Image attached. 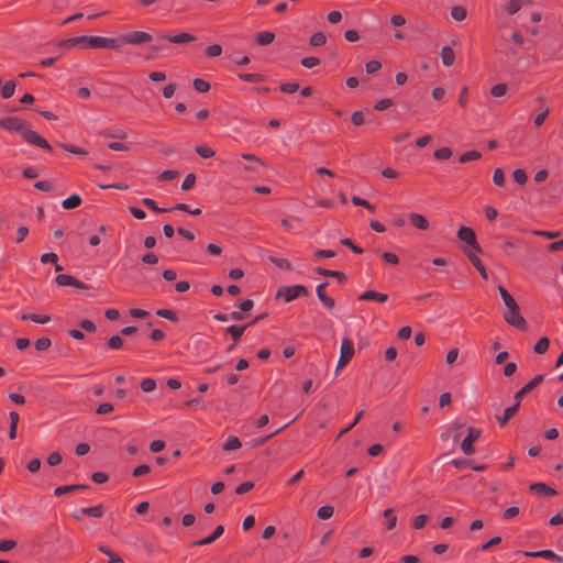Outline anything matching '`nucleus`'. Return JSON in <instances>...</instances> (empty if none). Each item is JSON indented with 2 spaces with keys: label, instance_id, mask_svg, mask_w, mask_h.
<instances>
[{
  "label": "nucleus",
  "instance_id": "obj_1",
  "mask_svg": "<svg viewBox=\"0 0 563 563\" xmlns=\"http://www.w3.org/2000/svg\"><path fill=\"white\" fill-rule=\"evenodd\" d=\"M27 122L16 117H4L0 120V126L9 132H16L20 135L26 126Z\"/></svg>",
  "mask_w": 563,
  "mask_h": 563
},
{
  "label": "nucleus",
  "instance_id": "obj_2",
  "mask_svg": "<svg viewBox=\"0 0 563 563\" xmlns=\"http://www.w3.org/2000/svg\"><path fill=\"white\" fill-rule=\"evenodd\" d=\"M21 136L29 143L36 145L42 148L49 150L51 146L46 142L44 137H42L37 132L31 129L30 124L27 123L24 130L22 131Z\"/></svg>",
  "mask_w": 563,
  "mask_h": 563
},
{
  "label": "nucleus",
  "instance_id": "obj_3",
  "mask_svg": "<svg viewBox=\"0 0 563 563\" xmlns=\"http://www.w3.org/2000/svg\"><path fill=\"white\" fill-rule=\"evenodd\" d=\"M505 321L520 330L527 329V322L523 317H521L519 312V307L512 309H507V311L504 313Z\"/></svg>",
  "mask_w": 563,
  "mask_h": 563
},
{
  "label": "nucleus",
  "instance_id": "obj_4",
  "mask_svg": "<svg viewBox=\"0 0 563 563\" xmlns=\"http://www.w3.org/2000/svg\"><path fill=\"white\" fill-rule=\"evenodd\" d=\"M88 45L95 48H120V43L117 40L103 36H88Z\"/></svg>",
  "mask_w": 563,
  "mask_h": 563
},
{
  "label": "nucleus",
  "instance_id": "obj_5",
  "mask_svg": "<svg viewBox=\"0 0 563 563\" xmlns=\"http://www.w3.org/2000/svg\"><path fill=\"white\" fill-rule=\"evenodd\" d=\"M457 238L461 241H464L467 245H470L473 250L481 252V246L476 241V235L473 229L468 227H461L457 231Z\"/></svg>",
  "mask_w": 563,
  "mask_h": 563
},
{
  "label": "nucleus",
  "instance_id": "obj_6",
  "mask_svg": "<svg viewBox=\"0 0 563 563\" xmlns=\"http://www.w3.org/2000/svg\"><path fill=\"white\" fill-rule=\"evenodd\" d=\"M121 40L126 44L139 45L151 42L152 35L143 31H133L124 34Z\"/></svg>",
  "mask_w": 563,
  "mask_h": 563
},
{
  "label": "nucleus",
  "instance_id": "obj_7",
  "mask_svg": "<svg viewBox=\"0 0 563 563\" xmlns=\"http://www.w3.org/2000/svg\"><path fill=\"white\" fill-rule=\"evenodd\" d=\"M306 292V287L296 285L290 287H282L277 292V297L284 298L285 301L289 302Z\"/></svg>",
  "mask_w": 563,
  "mask_h": 563
},
{
  "label": "nucleus",
  "instance_id": "obj_8",
  "mask_svg": "<svg viewBox=\"0 0 563 563\" xmlns=\"http://www.w3.org/2000/svg\"><path fill=\"white\" fill-rule=\"evenodd\" d=\"M481 437V430L475 428H468V434L463 440L461 449L465 454L474 453L473 443Z\"/></svg>",
  "mask_w": 563,
  "mask_h": 563
},
{
  "label": "nucleus",
  "instance_id": "obj_9",
  "mask_svg": "<svg viewBox=\"0 0 563 563\" xmlns=\"http://www.w3.org/2000/svg\"><path fill=\"white\" fill-rule=\"evenodd\" d=\"M56 283L59 286H74L79 289H87L88 286L71 275L60 274L56 277Z\"/></svg>",
  "mask_w": 563,
  "mask_h": 563
},
{
  "label": "nucleus",
  "instance_id": "obj_10",
  "mask_svg": "<svg viewBox=\"0 0 563 563\" xmlns=\"http://www.w3.org/2000/svg\"><path fill=\"white\" fill-rule=\"evenodd\" d=\"M543 380L542 375H537L533 379L527 383L520 390H518L515 395V400L520 405L521 399L528 393H530L534 387H537Z\"/></svg>",
  "mask_w": 563,
  "mask_h": 563
},
{
  "label": "nucleus",
  "instance_id": "obj_11",
  "mask_svg": "<svg viewBox=\"0 0 563 563\" xmlns=\"http://www.w3.org/2000/svg\"><path fill=\"white\" fill-rule=\"evenodd\" d=\"M530 0H508L503 5L504 10L507 14L514 15L516 14L521 8L529 4Z\"/></svg>",
  "mask_w": 563,
  "mask_h": 563
},
{
  "label": "nucleus",
  "instance_id": "obj_12",
  "mask_svg": "<svg viewBox=\"0 0 563 563\" xmlns=\"http://www.w3.org/2000/svg\"><path fill=\"white\" fill-rule=\"evenodd\" d=\"M409 220L419 230H428L430 228V222L423 214L410 212Z\"/></svg>",
  "mask_w": 563,
  "mask_h": 563
},
{
  "label": "nucleus",
  "instance_id": "obj_13",
  "mask_svg": "<svg viewBox=\"0 0 563 563\" xmlns=\"http://www.w3.org/2000/svg\"><path fill=\"white\" fill-rule=\"evenodd\" d=\"M354 355V344L349 338H344L341 342L340 357L351 361Z\"/></svg>",
  "mask_w": 563,
  "mask_h": 563
},
{
  "label": "nucleus",
  "instance_id": "obj_14",
  "mask_svg": "<svg viewBox=\"0 0 563 563\" xmlns=\"http://www.w3.org/2000/svg\"><path fill=\"white\" fill-rule=\"evenodd\" d=\"M161 38L163 40H168L169 42L172 43H176V44H185V43H188V42H191V41H195V36L189 34V33H179L177 35H174V36H169V35H166V34H161L159 35Z\"/></svg>",
  "mask_w": 563,
  "mask_h": 563
},
{
  "label": "nucleus",
  "instance_id": "obj_15",
  "mask_svg": "<svg viewBox=\"0 0 563 563\" xmlns=\"http://www.w3.org/2000/svg\"><path fill=\"white\" fill-rule=\"evenodd\" d=\"M519 404L515 401V404L510 407H507L501 416H497L496 419L500 426H505L518 411Z\"/></svg>",
  "mask_w": 563,
  "mask_h": 563
},
{
  "label": "nucleus",
  "instance_id": "obj_16",
  "mask_svg": "<svg viewBox=\"0 0 563 563\" xmlns=\"http://www.w3.org/2000/svg\"><path fill=\"white\" fill-rule=\"evenodd\" d=\"M223 532H224V528H223V526L220 525V526H218L214 529L213 533H210L209 537H206L203 539H200V540L194 542V545H207V544H210L213 541H216L218 538H220L223 534Z\"/></svg>",
  "mask_w": 563,
  "mask_h": 563
},
{
  "label": "nucleus",
  "instance_id": "obj_17",
  "mask_svg": "<svg viewBox=\"0 0 563 563\" xmlns=\"http://www.w3.org/2000/svg\"><path fill=\"white\" fill-rule=\"evenodd\" d=\"M81 515H88V516H91V517L100 518L103 515V509H102L101 505H98V506H95V507L81 508L79 510V514H75L74 516H75L76 519H80Z\"/></svg>",
  "mask_w": 563,
  "mask_h": 563
},
{
  "label": "nucleus",
  "instance_id": "obj_18",
  "mask_svg": "<svg viewBox=\"0 0 563 563\" xmlns=\"http://www.w3.org/2000/svg\"><path fill=\"white\" fill-rule=\"evenodd\" d=\"M325 286H327L325 283L318 285L317 286V295H318V298L320 299V301L327 308L330 309V308H332L334 306V300L331 297L325 295V292H324Z\"/></svg>",
  "mask_w": 563,
  "mask_h": 563
},
{
  "label": "nucleus",
  "instance_id": "obj_19",
  "mask_svg": "<svg viewBox=\"0 0 563 563\" xmlns=\"http://www.w3.org/2000/svg\"><path fill=\"white\" fill-rule=\"evenodd\" d=\"M441 59L444 66L449 67L453 65L455 59V54L450 46H443L441 48Z\"/></svg>",
  "mask_w": 563,
  "mask_h": 563
},
{
  "label": "nucleus",
  "instance_id": "obj_20",
  "mask_svg": "<svg viewBox=\"0 0 563 563\" xmlns=\"http://www.w3.org/2000/svg\"><path fill=\"white\" fill-rule=\"evenodd\" d=\"M360 300H377L379 302H384L387 300V295L374 290H368L360 296Z\"/></svg>",
  "mask_w": 563,
  "mask_h": 563
},
{
  "label": "nucleus",
  "instance_id": "obj_21",
  "mask_svg": "<svg viewBox=\"0 0 563 563\" xmlns=\"http://www.w3.org/2000/svg\"><path fill=\"white\" fill-rule=\"evenodd\" d=\"M467 256L468 258L471 260L472 264L474 265V267L478 271L479 275L484 278V279H488V274H487V271L486 268L484 267V265L482 264L481 260L471 254V253H467Z\"/></svg>",
  "mask_w": 563,
  "mask_h": 563
},
{
  "label": "nucleus",
  "instance_id": "obj_22",
  "mask_svg": "<svg viewBox=\"0 0 563 563\" xmlns=\"http://www.w3.org/2000/svg\"><path fill=\"white\" fill-rule=\"evenodd\" d=\"M275 40V34L269 31H263L256 34V42L260 45H268Z\"/></svg>",
  "mask_w": 563,
  "mask_h": 563
},
{
  "label": "nucleus",
  "instance_id": "obj_23",
  "mask_svg": "<svg viewBox=\"0 0 563 563\" xmlns=\"http://www.w3.org/2000/svg\"><path fill=\"white\" fill-rule=\"evenodd\" d=\"M384 517L386 519V528L388 530H391L396 527L397 525V517L395 516L394 514V509L393 508H388L384 511Z\"/></svg>",
  "mask_w": 563,
  "mask_h": 563
},
{
  "label": "nucleus",
  "instance_id": "obj_24",
  "mask_svg": "<svg viewBox=\"0 0 563 563\" xmlns=\"http://www.w3.org/2000/svg\"><path fill=\"white\" fill-rule=\"evenodd\" d=\"M80 203L81 198L78 195H71L62 202V206L64 209H74L77 208Z\"/></svg>",
  "mask_w": 563,
  "mask_h": 563
},
{
  "label": "nucleus",
  "instance_id": "obj_25",
  "mask_svg": "<svg viewBox=\"0 0 563 563\" xmlns=\"http://www.w3.org/2000/svg\"><path fill=\"white\" fill-rule=\"evenodd\" d=\"M21 319L23 321H26V320H32L36 323H41V324H45L47 322H49L51 320V317L49 316H40V314H29V313H23L21 316Z\"/></svg>",
  "mask_w": 563,
  "mask_h": 563
},
{
  "label": "nucleus",
  "instance_id": "obj_26",
  "mask_svg": "<svg viewBox=\"0 0 563 563\" xmlns=\"http://www.w3.org/2000/svg\"><path fill=\"white\" fill-rule=\"evenodd\" d=\"M16 88V82L14 80H10L4 84V86L1 89V96L4 99H9L14 95Z\"/></svg>",
  "mask_w": 563,
  "mask_h": 563
},
{
  "label": "nucleus",
  "instance_id": "obj_27",
  "mask_svg": "<svg viewBox=\"0 0 563 563\" xmlns=\"http://www.w3.org/2000/svg\"><path fill=\"white\" fill-rule=\"evenodd\" d=\"M80 43L88 44V36L87 35H82V36H77V37L68 38V40L62 41L59 43V45L68 47V46H75V45L80 44Z\"/></svg>",
  "mask_w": 563,
  "mask_h": 563
},
{
  "label": "nucleus",
  "instance_id": "obj_28",
  "mask_svg": "<svg viewBox=\"0 0 563 563\" xmlns=\"http://www.w3.org/2000/svg\"><path fill=\"white\" fill-rule=\"evenodd\" d=\"M98 550L109 556L108 563H119L122 559L106 545H99Z\"/></svg>",
  "mask_w": 563,
  "mask_h": 563
},
{
  "label": "nucleus",
  "instance_id": "obj_29",
  "mask_svg": "<svg viewBox=\"0 0 563 563\" xmlns=\"http://www.w3.org/2000/svg\"><path fill=\"white\" fill-rule=\"evenodd\" d=\"M530 489L534 490V492H537L539 494H544V495H554L555 494V490L553 488L548 487L543 483L532 484Z\"/></svg>",
  "mask_w": 563,
  "mask_h": 563
},
{
  "label": "nucleus",
  "instance_id": "obj_30",
  "mask_svg": "<svg viewBox=\"0 0 563 563\" xmlns=\"http://www.w3.org/2000/svg\"><path fill=\"white\" fill-rule=\"evenodd\" d=\"M85 488L84 485H68V486H59L55 489L54 494L55 496H62L66 493L76 492L78 489Z\"/></svg>",
  "mask_w": 563,
  "mask_h": 563
},
{
  "label": "nucleus",
  "instance_id": "obj_31",
  "mask_svg": "<svg viewBox=\"0 0 563 563\" xmlns=\"http://www.w3.org/2000/svg\"><path fill=\"white\" fill-rule=\"evenodd\" d=\"M466 9L461 5H455L451 9V15L456 21H462L466 18Z\"/></svg>",
  "mask_w": 563,
  "mask_h": 563
},
{
  "label": "nucleus",
  "instance_id": "obj_32",
  "mask_svg": "<svg viewBox=\"0 0 563 563\" xmlns=\"http://www.w3.org/2000/svg\"><path fill=\"white\" fill-rule=\"evenodd\" d=\"M549 344H550V341L548 338H541L534 345V352L537 354H543L548 351L549 349Z\"/></svg>",
  "mask_w": 563,
  "mask_h": 563
},
{
  "label": "nucleus",
  "instance_id": "obj_33",
  "mask_svg": "<svg viewBox=\"0 0 563 563\" xmlns=\"http://www.w3.org/2000/svg\"><path fill=\"white\" fill-rule=\"evenodd\" d=\"M142 203L155 212H168L172 210V209H167V208L157 207L156 202L151 198H143Z\"/></svg>",
  "mask_w": 563,
  "mask_h": 563
},
{
  "label": "nucleus",
  "instance_id": "obj_34",
  "mask_svg": "<svg viewBox=\"0 0 563 563\" xmlns=\"http://www.w3.org/2000/svg\"><path fill=\"white\" fill-rule=\"evenodd\" d=\"M527 556L532 558H545V559H553L555 556V553L551 550H540L536 552H525Z\"/></svg>",
  "mask_w": 563,
  "mask_h": 563
},
{
  "label": "nucleus",
  "instance_id": "obj_35",
  "mask_svg": "<svg viewBox=\"0 0 563 563\" xmlns=\"http://www.w3.org/2000/svg\"><path fill=\"white\" fill-rule=\"evenodd\" d=\"M327 42V37L322 32H317L310 37L311 46H322Z\"/></svg>",
  "mask_w": 563,
  "mask_h": 563
},
{
  "label": "nucleus",
  "instance_id": "obj_36",
  "mask_svg": "<svg viewBox=\"0 0 563 563\" xmlns=\"http://www.w3.org/2000/svg\"><path fill=\"white\" fill-rule=\"evenodd\" d=\"M318 273L324 276L336 277L340 283H343L345 280V276L341 272L319 268Z\"/></svg>",
  "mask_w": 563,
  "mask_h": 563
},
{
  "label": "nucleus",
  "instance_id": "obj_37",
  "mask_svg": "<svg viewBox=\"0 0 563 563\" xmlns=\"http://www.w3.org/2000/svg\"><path fill=\"white\" fill-rule=\"evenodd\" d=\"M196 153L203 158H210V157L214 156V154H216L211 147L206 146V145L197 146Z\"/></svg>",
  "mask_w": 563,
  "mask_h": 563
},
{
  "label": "nucleus",
  "instance_id": "obj_38",
  "mask_svg": "<svg viewBox=\"0 0 563 563\" xmlns=\"http://www.w3.org/2000/svg\"><path fill=\"white\" fill-rule=\"evenodd\" d=\"M246 329V325H243V327H236V325H231L227 329V332H229L233 340L234 341H238L241 335L243 334V332L245 331Z\"/></svg>",
  "mask_w": 563,
  "mask_h": 563
},
{
  "label": "nucleus",
  "instance_id": "obj_39",
  "mask_svg": "<svg viewBox=\"0 0 563 563\" xmlns=\"http://www.w3.org/2000/svg\"><path fill=\"white\" fill-rule=\"evenodd\" d=\"M333 507L322 506L318 509V517L322 520L330 519L333 516Z\"/></svg>",
  "mask_w": 563,
  "mask_h": 563
},
{
  "label": "nucleus",
  "instance_id": "obj_40",
  "mask_svg": "<svg viewBox=\"0 0 563 563\" xmlns=\"http://www.w3.org/2000/svg\"><path fill=\"white\" fill-rule=\"evenodd\" d=\"M507 92V86L505 84H497L492 87L490 95L495 98L503 97Z\"/></svg>",
  "mask_w": 563,
  "mask_h": 563
},
{
  "label": "nucleus",
  "instance_id": "obj_41",
  "mask_svg": "<svg viewBox=\"0 0 563 563\" xmlns=\"http://www.w3.org/2000/svg\"><path fill=\"white\" fill-rule=\"evenodd\" d=\"M493 181L496 186H499V187L505 185V174L501 168H496L494 170Z\"/></svg>",
  "mask_w": 563,
  "mask_h": 563
},
{
  "label": "nucleus",
  "instance_id": "obj_42",
  "mask_svg": "<svg viewBox=\"0 0 563 563\" xmlns=\"http://www.w3.org/2000/svg\"><path fill=\"white\" fill-rule=\"evenodd\" d=\"M481 153L477 151H470L460 156V163H466L468 161H475L481 158Z\"/></svg>",
  "mask_w": 563,
  "mask_h": 563
},
{
  "label": "nucleus",
  "instance_id": "obj_43",
  "mask_svg": "<svg viewBox=\"0 0 563 563\" xmlns=\"http://www.w3.org/2000/svg\"><path fill=\"white\" fill-rule=\"evenodd\" d=\"M242 446V443L241 441L239 440V438L236 437H230L228 442L225 443V445L223 446L224 450L227 451H231V450H236V449H240Z\"/></svg>",
  "mask_w": 563,
  "mask_h": 563
},
{
  "label": "nucleus",
  "instance_id": "obj_44",
  "mask_svg": "<svg viewBox=\"0 0 563 563\" xmlns=\"http://www.w3.org/2000/svg\"><path fill=\"white\" fill-rule=\"evenodd\" d=\"M512 177H514V180L519 185L526 184V181L528 179L526 172L520 168L514 170Z\"/></svg>",
  "mask_w": 563,
  "mask_h": 563
},
{
  "label": "nucleus",
  "instance_id": "obj_45",
  "mask_svg": "<svg viewBox=\"0 0 563 563\" xmlns=\"http://www.w3.org/2000/svg\"><path fill=\"white\" fill-rule=\"evenodd\" d=\"M271 262L282 269L291 271V264L286 258L271 257Z\"/></svg>",
  "mask_w": 563,
  "mask_h": 563
},
{
  "label": "nucleus",
  "instance_id": "obj_46",
  "mask_svg": "<svg viewBox=\"0 0 563 563\" xmlns=\"http://www.w3.org/2000/svg\"><path fill=\"white\" fill-rule=\"evenodd\" d=\"M195 183H196V176H195V174L190 173L183 180L181 189L189 190L194 187Z\"/></svg>",
  "mask_w": 563,
  "mask_h": 563
},
{
  "label": "nucleus",
  "instance_id": "obj_47",
  "mask_svg": "<svg viewBox=\"0 0 563 563\" xmlns=\"http://www.w3.org/2000/svg\"><path fill=\"white\" fill-rule=\"evenodd\" d=\"M156 387V383L153 378H145L141 382V389L145 393H150L154 390Z\"/></svg>",
  "mask_w": 563,
  "mask_h": 563
},
{
  "label": "nucleus",
  "instance_id": "obj_48",
  "mask_svg": "<svg viewBox=\"0 0 563 563\" xmlns=\"http://www.w3.org/2000/svg\"><path fill=\"white\" fill-rule=\"evenodd\" d=\"M452 155V151L449 147H441L434 152V157L438 159H448Z\"/></svg>",
  "mask_w": 563,
  "mask_h": 563
},
{
  "label": "nucleus",
  "instance_id": "obj_49",
  "mask_svg": "<svg viewBox=\"0 0 563 563\" xmlns=\"http://www.w3.org/2000/svg\"><path fill=\"white\" fill-rule=\"evenodd\" d=\"M364 416V410H360L356 415V417L354 418L353 420V424H350L347 426L346 428H344L338 435V438L342 437L343 434H345L346 432H349L352 428H354L358 422L360 420L363 418Z\"/></svg>",
  "mask_w": 563,
  "mask_h": 563
},
{
  "label": "nucleus",
  "instance_id": "obj_50",
  "mask_svg": "<svg viewBox=\"0 0 563 563\" xmlns=\"http://www.w3.org/2000/svg\"><path fill=\"white\" fill-rule=\"evenodd\" d=\"M194 87L196 90L200 92H206L210 89V85L207 81L199 78L194 80Z\"/></svg>",
  "mask_w": 563,
  "mask_h": 563
},
{
  "label": "nucleus",
  "instance_id": "obj_51",
  "mask_svg": "<svg viewBox=\"0 0 563 563\" xmlns=\"http://www.w3.org/2000/svg\"><path fill=\"white\" fill-rule=\"evenodd\" d=\"M427 521H428L427 515H419L413 519L412 526L415 529H421L426 526Z\"/></svg>",
  "mask_w": 563,
  "mask_h": 563
},
{
  "label": "nucleus",
  "instance_id": "obj_52",
  "mask_svg": "<svg viewBox=\"0 0 563 563\" xmlns=\"http://www.w3.org/2000/svg\"><path fill=\"white\" fill-rule=\"evenodd\" d=\"M109 347L113 350H118L123 345V340L119 335H113L109 339Z\"/></svg>",
  "mask_w": 563,
  "mask_h": 563
},
{
  "label": "nucleus",
  "instance_id": "obj_53",
  "mask_svg": "<svg viewBox=\"0 0 563 563\" xmlns=\"http://www.w3.org/2000/svg\"><path fill=\"white\" fill-rule=\"evenodd\" d=\"M320 64V59L317 57H305L301 59V65L306 68H312Z\"/></svg>",
  "mask_w": 563,
  "mask_h": 563
},
{
  "label": "nucleus",
  "instance_id": "obj_54",
  "mask_svg": "<svg viewBox=\"0 0 563 563\" xmlns=\"http://www.w3.org/2000/svg\"><path fill=\"white\" fill-rule=\"evenodd\" d=\"M159 317H163V318H166L173 322H176L177 321V317L175 314L174 311L172 310H168V309H161V310H157L156 312Z\"/></svg>",
  "mask_w": 563,
  "mask_h": 563
},
{
  "label": "nucleus",
  "instance_id": "obj_55",
  "mask_svg": "<svg viewBox=\"0 0 563 563\" xmlns=\"http://www.w3.org/2000/svg\"><path fill=\"white\" fill-rule=\"evenodd\" d=\"M51 346V340L48 338H41L35 342V347L38 351H45Z\"/></svg>",
  "mask_w": 563,
  "mask_h": 563
},
{
  "label": "nucleus",
  "instance_id": "obj_56",
  "mask_svg": "<svg viewBox=\"0 0 563 563\" xmlns=\"http://www.w3.org/2000/svg\"><path fill=\"white\" fill-rule=\"evenodd\" d=\"M62 147L70 153H74L77 155H86L87 154V152L84 148L78 147V146L63 144Z\"/></svg>",
  "mask_w": 563,
  "mask_h": 563
},
{
  "label": "nucleus",
  "instance_id": "obj_57",
  "mask_svg": "<svg viewBox=\"0 0 563 563\" xmlns=\"http://www.w3.org/2000/svg\"><path fill=\"white\" fill-rule=\"evenodd\" d=\"M112 411H113V406H112L111 404H109V402L101 404V405L97 408V410H96V412H97L98 415H107V413H110V412H112Z\"/></svg>",
  "mask_w": 563,
  "mask_h": 563
},
{
  "label": "nucleus",
  "instance_id": "obj_58",
  "mask_svg": "<svg viewBox=\"0 0 563 563\" xmlns=\"http://www.w3.org/2000/svg\"><path fill=\"white\" fill-rule=\"evenodd\" d=\"M299 88V85L296 82H286L280 86V90L287 93H292Z\"/></svg>",
  "mask_w": 563,
  "mask_h": 563
},
{
  "label": "nucleus",
  "instance_id": "obj_59",
  "mask_svg": "<svg viewBox=\"0 0 563 563\" xmlns=\"http://www.w3.org/2000/svg\"><path fill=\"white\" fill-rule=\"evenodd\" d=\"M253 487H254V484L252 482H245V483L239 485L236 487L235 492H236L238 495H242V494H245L249 490H251Z\"/></svg>",
  "mask_w": 563,
  "mask_h": 563
},
{
  "label": "nucleus",
  "instance_id": "obj_60",
  "mask_svg": "<svg viewBox=\"0 0 563 563\" xmlns=\"http://www.w3.org/2000/svg\"><path fill=\"white\" fill-rule=\"evenodd\" d=\"M16 545L14 540H3L0 542V551L8 552Z\"/></svg>",
  "mask_w": 563,
  "mask_h": 563
},
{
  "label": "nucleus",
  "instance_id": "obj_61",
  "mask_svg": "<svg viewBox=\"0 0 563 563\" xmlns=\"http://www.w3.org/2000/svg\"><path fill=\"white\" fill-rule=\"evenodd\" d=\"M222 53V47L218 44L211 45L207 48V54L211 57L220 56Z\"/></svg>",
  "mask_w": 563,
  "mask_h": 563
},
{
  "label": "nucleus",
  "instance_id": "obj_62",
  "mask_svg": "<svg viewBox=\"0 0 563 563\" xmlns=\"http://www.w3.org/2000/svg\"><path fill=\"white\" fill-rule=\"evenodd\" d=\"M520 512L519 508L518 507H509L507 508L505 511H504V518L505 519H512L515 518L516 516H518Z\"/></svg>",
  "mask_w": 563,
  "mask_h": 563
},
{
  "label": "nucleus",
  "instance_id": "obj_63",
  "mask_svg": "<svg viewBox=\"0 0 563 563\" xmlns=\"http://www.w3.org/2000/svg\"><path fill=\"white\" fill-rule=\"evenodd\" d=\"M382 67V64L378 60H371L366 64V71L368 74H373L377 71Z\"/></svg>",
  "mask_w": 563,
  "mask_h": 563
},
{
  "label": "nucleus",
  "instance_id": "obj_64",
  "mask_svg": "<svg viewBox=\"0 0 563 563\" xmlns=\"http://www.w3.org/2000/svg\"><path fill=\"white\" fill-rule=\"evenodd\" d=\"M47 462L49 465L55 466L62 462V455L58 452H53L49 454Z\"/></svg>",
  "mask_w": 563,
  "mask_h": 563
}]
</instances>
